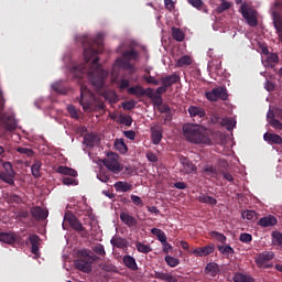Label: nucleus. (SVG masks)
Listing matches in <instances>:
<instances>
[{
  "label": "nucleus",
  "mask_w": 282,
  "mask_h": 282,
  "mask_svg": "<svg viewBox=\"0 0 282 282\" xmlns=\"http://www.w3.org/2000/svg\"><path fill=\"white\" fill-rule=\"evenodd\" d=\"M128 94L130 96H137V98H143L144 96V87L137 85L128 88Z\"/></svg>",
  "instance_id": "nucleus-33"
},
{
  "label": "nucleus",
  "mask_w": 282,
  "mask_h": 282,
  "mask_svg": "<svg viewBox=\"0 0 282 282\" xmlns=\"http://www.w3.org/2000/svg\"><path fill=\"white\" fill-rule=\"evenodd\" d=\"M119 120L120 124H124L126 127H131V124H133V118H131V116L121 115Z\"/></svg>",
  "instance_id": "nucleus-50"
},
{
  "label": "nucleus",
  "mask_w": 282,
  "mask_h": 282,
  "mask_svg": "<svg viewBox=\"0 0 282 282\" xmlns=\"http://www.w3.org/2000/svg\"><path fill=\"white\" fill-rule=\"evenodd\" d=\"M198 202H200V204H208L209 206H216L217 204V199L215 197L206 194H200L198 196Z\"/></svg>",
  "instance_id": "nucleus-34"
},
{
  "label": "nucleus",
  "mask_w": 282,
  "mask_h": 282,
  "mask_svg": "<svg viewBox=\"0 0 282 282\" xmlns=\"http://www.w3.org/2000/svg\"><path fill=\"white\" fill-rule=\"evenodd\" d=\"M242 217L248 219V221H252L257 217V212L247 209L242 212Z\"/></svg>",
  "instance_id": "nucleus-53"
},
{
  "label": "nucleus",
  "mask_w": 282,
  "mask_h": 282,
  "mask_svg": "<svg viewBox=\"0 0 282 282\" xmlns=\"http://www.w3.org/2000/svg\"><path fill=\"white\" fill-rule=\"evenodd\" d=\"M97 177L100 182H104V184H107V182H109V180H110V176L107 173H104V172H99Z\"/></svg>",
  "instance_id": "nucleus-63"
},
{
  "label": "nucleus",
  "mask_w": 282,
  "mask_h": 282,
  "mask_svg": "<svg viewBox=\"0 0 282 282\" xmlns=\"http://www.w3.org/2000/svg\"><path fill=\"white\" fill-rule=\"evenodd\" d=\"M115 67H120L121 69H127L130 74H135V66L126 59L124 57H119L115 62Z\"/></svg>",
  "instance_id": "nucleus-13"
},
{
  "label": "nucleus",
  "mask_w": 282,
  "mask_h": 282,
  "mask_svg": "<svg viewBox=\"0 0 282 282\" xmlns=\"http://www.w3.org/2000/svg\"><path fill=\"white\" fill-rule=\"evenodd\" d=\"M96 102V94H94L87 86H80V99L79 105H82L84 111L91 110V106Z\"/></svg>",
  "instance_id": "nucleus-5"
},
{
  "label": "nucleus",
  "mask_w": 282,
  "mask_h": 282,
  "mask_svg": "<svg viewBox=\"0 0 282 282\" xmlns=\"http://www.w3.org/2000/svg\"><path fill=\"white\" fill-rule=\"evenodd\" d=\"M226 10H230V2L225 1L223 2L217 9V14H223V12H226Z\"/></svg>",
  "instance_id": "nucleus-55"
},
{
  "label": "nucleus",
  "mask_w": 282,
  "mask_h": 282,
  "mask_svg": "<svg viewBox=\"0 0 282 282\" xmlns=\"http://www.w3.org/2000/svg\"><path fill=\"white\" fill-rule=\"evenodd\" d=\"M215 252V245L210 243L205 247L196 248L192 251V254L196 257H208V254H213Z\"/></svg>",
  "instance_id": "nucleus-16"
},
{
  "label": "nucleus",
  "mask_w": 282,
  "mask_h": 282,
  "mask_svg": "<svg viewBox=\"0 0 282 282\" xmlns=\"http://www.w3.org/2000/svg\"><path fill=\"white\" fill-rule=\"evenodd\" d=\"M239 241H241L242 243H250V241H252V235L241 234L239 237Z\"/></svg>",
  "instance_id": "nucleus-58"
},
{
  "label": "nucleus",
  "mask_w": 282,
  "mask_h": 282,
  "mask_svg": "<svg viewBox=\"0 0 282 282\" xmlns=\"http://www.w3.org/2000/svg\"><path fill=\"white\" fill-rule=\"evenodd\" d=\"M180 162L183 166L182 167L183 173L191 175V173H195V171H197V166H195V164H193L188 158L181 156Z\"/></svg>",
  "instance_id": "nucleus-14"
},
{
  "label": "nucleus",
  "mask_w": 282,
  "mask_h": 282,
  "mask_svg": "<svg viewBox=\"0 0 282 282\" xmlns=\"http://www.w3.org/2000/svg\"><path fill=\"white\" fill-rule=\"evenodd\" d=\"M31 215L36 221H43L47 217L48 213L41 206H34L31 208Z\"/></svg>",
  "instance_id": "nucleus-17"
},
{
  "label": "nucleus",
  "mask_w": 282,
  "mask_h": 282,
  "mask_svg": "<svg viewBox=\"0 0 282 282\" xmlns=\"http://www.w3.org/2000/svg\"><path fill=\"white\" fill-rule=\"evenodd\" d=\"M77 257L78 259L74 261L75 268L80 272L89 274L93 270L91 265L95 261L94 257L89 254V251H87V249L78 250Z\"/></svg>",
  "instance_id": "nucleus-3"
},
{
  "label": "nucleus",
  "mask_w": 282,
  "mask_h": 282,
  "mask_svg": "<svg viewBox=\"0 0 282 282\" xmlns=\"http://www.w3.org/2000/svg\"><path fill=\"white\" fill-rule=\"evenodd\" d=\"M265 63H268V65H270L271 67H274V65L279 63V55H276L275 53L268 54Z\"/></svg>",
  "instance_id": "nucleus-44"
},
{
  "label": "nucleus",
  "mask_w": 282,
  "mask_h": 282,
  "mask_svg": "<svg viewBox=\"0 0 282 282\" xmlns=\"http://www.w3.org/2000/svg\"><path fill=\"white\" fill-rule=\"evenodd\" d=\"M235 282H254V278L246 273H236L234 275Z\"/></svg>",
  "instance_id": "nucleus-35"
},
{
  "label": "nucleus",
  "mask_w": 282,
  "mask_h": 282,
  "mask_svg": "<svg viewBox=\"0 0 282 282\" xmlns=\"http://www.w3.org/2000/svg\"><path fill=\"white\" fill-rule=\"evenodd\" d=\"M135 248H137L138 252H141L142 254H149V252L153 251L151 246L144 245L140 241L135 243Z\"/></svg>",
  "instance_id": "nucleus-39"
},
{
  "label": "nucleus",
  "mask_w": 282,
  "mask_h": 282,
  "mask_svg": "<svg viewBox=\"0 0 282 282\" xmlns=\"http://www.w3.org/2000/svg\"><path fill=\"white\" fill-rule=\"evenodd\" d=\"M172 36L174 41H177L178 43H182L185 39L184 31L175 26L172 28Z\"/></svg>",
  "instance_id": "nucleus-37"
},
{
  "label": "nucleus",
  "mask_w": 282,
  "mask_h": 282,
  "mask_svg": "<svg viewBox=\"0 0 282 282\" xmlns=\"http://www.w3.org/2000/svg\"><path fill=\"white\" fill-rule=\"evenodd\" d=\"M207 100L217 102V100H228V90L224 87H216L210 91L205 93Z\"/></svg>",
  "instance_id": "nucleus-8"
},
{
  "label": "nucleus",
  "mask_w": 282,
  "mask_h": 282,
  "mask_svg": "<svg viewBox=\"0 0 282 282\" xmlns=\"http://www.w3.org/2000/svg\"><path fill=\"white\" fill-rule=\"evenodd\" d=\"M144 80H145V83H148L149 85H155V86H158V85H160V80H158L155 77H153V76H147V77H144Z\"/></svg>",
  "instance_id": "nucleus-64"
},
{
  "label": "nucleus",
  "mask_w": 282,
  "mask_h": 282,
  "mask_svg": "<svg viewBox=\"0 0 282 282\" xmlns=\"http://www.w3.org/2000/svg\"><path fill=\"white\" fill-rule=\"evenodd\" d=\"M280 10H282V2L278 0L274 2L272 8V20L276 33L282 31V15Z\"/></svg>",
  "instance_id": "nucleus-9"
},
{
  "label": "nucleus",
  "mask_w": 282,
  "mask_h": 282,
  "mask_svg": "<svg viewBox=\"0 0 282 282\" xmlns=\"http://www.w3.org/2000/svg\"><path fill=\"white\" fill-rule=\"evenodd\" d=\"M263 139L265 142H269V144H282V138L276 133L265 132Z\"/></svg>",
  "instance_id": "nucleus-24"
},
{
  "label": "nucleus",
  "mask_w": 282,
  "mask_h": 282,
  "mask_svg": "<svg viewBox=\"0 0 282 282\" xmlns=\"http://www.w3.org/2000/svg\"><path fill=\"white\" fill-rule=\"evenodd\" d=\"M43 166V163H41L40 160H35L34 163L31 166V173L35 180H39L41 177V167Z\"/></svg>",
  "instance_id": "nucleus-32"
},
{
  "label": "nucleus",
  "mask_w": 282,
  "mask_h": 282,
  "mask_svg": "<svg viewBox=\"0 0 282 282\" xmlns=\"http://www.w3.org/2000/svg\"><path fill=\"white\" fill-rule=\"evenodd\" d=\"M210 237H213V239H216V241H219L220 243H226V236L224 234H220L219 231H212L210 232Z\"/></svg>",
  "instance_id": "nucleus-49"
},
{
  "label": "nucleus",
  "mask_w": 282,
  "mask_h": 282,
  "mask_svg": "<svg viewBox=\"0 0 282 282\" xmlns=\"http://www.w3.org/2000/svg\"><path fill=\"white\" fill-rule=\"evenodd\" d=\"M122 109H124L126 111H131V109H135V101L122 102Z\"/></svg>",
  "instance_id": "nucleus-59"
},
{
  "label": "nucleus",
  "mask_w": 282,
  "mask_h": 282,
  "mask_svg": "<svg viewBox=\"0 0 282 282\" xmlns=\"http://www.w3.org/2000/svg\"><path fill=\"white\" fill-rule=\"evenodd\" d=\"M62 184H64V186H78V181L72 176H65L62 180Z\"/></svg>",
  "instance_id": "nucleus-48"
},
{
  "label": "nucleus",
  "mask_w": 282,
  "mask_h": 282,
  "mask_svg": "<svg viewBox=\"0 0 282 282\" xmlns=\"http://www.w3.org/2000/svg\"><path fill=\"white\" fill-rule=\"evenodd\" d=\"M99 268L104 270V272H116V265L109 261L100 263Z\"/></svg>",
  "instance_id": "nucleus-45"
},
{
  "label": "nucleus",
  "mask_w": 282,
  "mask_h": 282,
  "mask_svg": "<svg viewBox=\"0 0 282 282\" xmlns=\"http://www.w3.org/2000/svg\"><path fill=\"white\" fill-rule=\"evenodd\" d=\"M181 77L177 74L166 75L164 77H161V83L164 85L167 89L169 87H173V85L180 83Z\"/></svg>",
  "instance_id": "nucleus-18"
},
{
  "label": "nucleus",
  "mask_w": 282,
  "mask_h": 282,
  "mask_svg": "<svg viewBox=\"0 0 282 282\" xmlns=\"http://www.w3.org/2000/svg\"><path fill=\"white\" fill-rule=\"evenodd\" d=\"M278 223L276 217L269 215L260 218L258 226H261L262 228H270L272 226H276Z\"/></svg>",
  "instance_id": "nucleus-20"
},
{
  "label": "nucleus",
  "mask_w": 282,
  "mask_h": 282,
  "mask_svg": "<svg viewBox=\"0 0 282 282\" xmlns=\"http://www.w3.org/2000/svg\"><path fill=\"white\" fill-rule=\"evenodd\" d=\"M3 171H0V180L4 182V184H9V186H14V178L17 177V172L12 166V163L7 161L2 163Z\"/></svg>",
  "instance_id": "nucleus-6"
},
{
  "label": "nucleus",
  "mask_w": 282,
  "mask_h": 282,
  "mask_svg": "<svg viewBox=\"0 0 282 282\" xmlns=\"http://www.w3.org/2000/svg\"><path fill=\"white\" fill-rule=\"evenodd\" d=\"M67 111H68L70 118L78 119V111H76V107H74V105H69L67 107Z\"/></svg>",
  "instance_id": "nucleus-60"
},
{
  "label": "nucleus",
  "mask_w": 282,
  "mask_h": 282,
  "mask_svg": "<svg viewBox=\"0 0 282 282\" xmlns=\"http://www.w3.org/2000/svg\"><path fill=\"white\" fill-rule=\"evenodd\" d=\"M217 248L220 254H224V257H230V254H235V249H232L230 245H219Z\"/></svg>",
  "instance_id": "nucleus-36"
},
{
  "label": "nucleus",
  "mask_w": 282,
  "mask_h": 282,
  "mask_svg": "<svg viewBox=\"0 0 282 282\" xmlns=\"http://www.w3.org/2000/svg\"><path fill=\"white\" fill-rule=\"evenodd\" d=\"M192 64H193V59L191 58V56L184 55L177 61L176 67H186Z\"/></svg>",
  "instance_id": "nucleus-40"
},
{
  "label": "nucleus",
  "mask_w": 282,
  "mask_h": 282,
  "mask_svg": "<svg viewBox=\"0 0 282 282\" xmlns=\"http://www.w3.org/2000/svg\"><path fill=\"white\" fill-rule=\"evenodd\" d=\"M183 135L192 144H210L212 142L208 129L199 124L187 123L183 126Z\"/></svg>",
  "instance_id": "nucleus-2"
},
{
  "label": "nucleus",
  "mask_w": 282,
  "mask_h": 282,
  "mask_svg": "<svg viewBox=\"0 0 282 282\" xmlns=\"http://www.w3.org/2000/svg\"><path fill=\"white\" fill-rule=\"evenodd\" d=\"M188 113H189L191 118H205L206 110H204V108H202V107L189 106Z\"/></svg>",
  "instance_id": "nucleus-23"
},
{
  "label": "nucleus",
  "mask_w": 282,
  "mask_h": 282,
  "mask_svg": "<svg viewBox=\"0 0 282 282\" xmlns=\"http://www.w3.org/2000/svg\"><path fill=\"white\" fill-rule=\"evenodd\" d=\"M120 219L126 226H128V228H134V226H138V219L128 213L122 212L120 214Z\"/></svg>",
  "instance_id": "nucleus-21"
},
{
  "label": "nucleus",
  "mask_w": 282,
  "mask_h": 282,
  "mask_svg": "<svg viewBox=\"0 0 282 282\" xmlns=\"http://www.w3.org/2000/svg\"><path fill=\"white\" fill-rule=\"evenodd\" d=\"M111 246H113V248H120L121 250H124V248H127V246H129V242L127 241V239L122 238V237H113L110 240Z\"/></svg>",
  "instance_id": "nucleus-27"
},
{
  "label": "nucleus",
  "mask_w": 282,
  "mask_h": 282,
  "mask_svg": "<svg viewBox=\"0 0 282 282\" xmlns=\"http://www.w3.org/2000/svg\"><path fill=\"white\" fill-rule=\"evenodd\" d=\"M220 124L223 127H226L228 131H231V129H235V121H232V119L230 118H223L220 121Z\"/></svg>",
  "instance_id": "nucleus-47"
},
{
  "label": "nucleus",
  "mask_w": 282,
  "mask_h": 282,
  "mask_svg": "<svg viewBox=\"0 0 282 282\" xmlns=\"http://www.w3.org/2000/svg\"><path fill=\"white\" fill-rule=\"evenodd\" d=\"M241 14L247 21L248 25H250V28H257V25H259V22L257 21V15H254V13L250 12L248 9L242 7Z\"/></svg>",
  "instance_id": "nucleus-15"
},
{
  "label": "nucleus",
  "mask_w": 282,
  "mask_h": 282,
  "mask_svg": "<svg viewBox=\"0 0 282 282\" xmlns=\"http://www.w3.org/2000/svg\"><path fill=\"white\" fill-rule=\"evenodd\" d=\"M115 147L117 151H120V153H127L128 148L124 141H116Z\"/></svg>",
  "instance_id": "nucleus-54"
},
{
  "label": "nucleus",
  "mask_w": 282,
  "mask_h": 282,
  "mask_svg": "<svg viewBox=\"0 0 282 282\" xmlns=\"http://www.w3.org/2000/svg\"><path fill=\"white\" fill-rule=\"evenodd\" d=\"M29 243L31 245L32 254H39V246L41 243V237L36 234L29 235Z\"/></svg>",
  "instance_id": "nucleus-19"
},
{
  "label": "nucleus",
  "mask_w": 282,
  "mask_h": 282,
  "mask_svg": "<svg viewBox=\"0 0 282 282\" xmlns=\"http://www.w3.org/2000/svg\"><path fill=\"white\" fill-rule=\"evenodd\" d=\"M6 107V99L3 98V93L0 90V124H2L6 131H15L17 119L12 115L3 113V108Z\"/></svg>",
  "instance_id": "nucleus-4"
},
{
  "label": "nucleus",
  "mask_w": 282,
  "mask_h": 282,
  "mask_svg": "<svg viewBox=\"0 0 282 282\" xmlns=\"http://www.w3.org/2000/svg\"><path fill=\"white\" fill-rule=\"evenodd\" d=\"M204 175H208L209 177H215V175H218V171L213 165H205L203 167Z\"/></svg>",
  "instance_id": "nucleus-41"
},
{
  "label": "nucleus",
  "mask_w": 282,
  "mask_h": 282,
  "mask_svg": "<svg viewBox=\"0 0 282 282\" xmlns=\"http://www.w3.org/2000/svg\"><path fill=\"white\" fill-rule=\"evenodd\" d=\"M205 273L209 274V276H216L219 274V265L215 262H209L205 267Z\"/></svg>",
  "instance_id": "nucleus-30"
},
{
  "label": "nucleus",
  "mask_w": 282,
  "mask_h": 282,
  "mask_svg": "<svg viewBox=\"0 0 282 282\" xmlns=\"http://www.w3.org/2000/svg\"><path fill=\"white\" fill-rule=\"evenodd\" d=\"M57 173L61 175H68L69 177H78V172H76V170L63 165L57 167Z\"/></svg>",
  "instance_id": "nucleus-28"
},
{
  "label": "nucleus",
  "mask_w": 282,
  "mask_h": 282,
  "mask_svg": "<svg viewBox=\"0 0 282 282\" xmlns=\"http://www.w3.org/2000/svg\"><path fill=\"white\" fill-rule=\"evenodd\" d=\"M84 140L88 147H94L98 142V137L96 134H86Z\"/></svg>",
  "instance_id": "nucleus-46"
},
{
  "label": "nucleus",
  "mask_w": 282,
  "mask_h": 282,
  "mask_svg": "<svg viewBox=\"0 0 282 282\" xmlns=\"http://www.w3.org/2000/svg\"><path fill=\"white\" fill-rule=\"evenodd\" d=\"M150 132L152 144H160L162 142V138H164V128H162L160 123H156L150 128Z\"/></svg>",
  "instance_id": "nucleus-11"
},
{
  "label": "nucleus",
  "mask_w": 282,
  "mask_h": 282,
  "mask_svg": "<svg viewBox=\"0 0 282 282\" xmlns=\"http://www.w3.org/2000/svg\"><path fill=\"white\" fill-rule=\"evenodd\" d=\"M164 261L170 268H177V265H180V259L173 256H165Z\"/></svg>",
  "instance_id": "nucleus-42"
},
{
  "label": "nucleus",
  "mask_w": 282,
  "mask_h": 282,
  "mask_svg": "<svg viewBox=\"0 0 282 282\" xmlns=\"http://www.w3.org/2000/svg\"><path fill=\"white\" fill-rule=\"evenodd\" d=\"M272 246H276L278 248H282V234L280 231H272Z\"/></svg>",
  "instance_id": "nucleus-38"
},
{
  "label": "nucleus",
  "mask_w": 282,
  "mask_h": 282,
  "mask_svg": "<svg viewBox=\"0 0 282 282\" xmlns=\"http://www.w3.org/2000/svg\"><path fill=\"white\" fill-rule=\"evenodd\" d=\"M144 96H147L151 100H154L155 98H158V95L155 94V90H153V88L144 89Z\"/></svg>",
  "instance_id": "nucleus-57"
},
{
  "label": "nucleus",
  "mask_w": 282,
  "mask_h": 282,
  "mask_svg": "<svg viewBox=\"0 0 282 282\" xmlns=\"http://www.w3.org/2000/svg\"><path fill=\"white\" fill-rule=\"evenodd\" d=\"M131 202L134 204V206H144V202H142L140 196L131 195Z\"/></svg>",
  "instance_id": "nucleus-61"
},
{
  "label": "nucleus",
  "mask_w": 282,
  "mask_h": 282,
  "mask_svg": "<svg viewBox=\"0 0 282 282\" xmlns=\"http://www.w3.org/2000/svg\"><path fill=\"white\" fill-rule=\"evenodd\" d=\"M189 6L193 8H196V10H200L204 8V1L203 0H187Z\"/></svg>",
  "instance_id": "nucleus-56"
},
{
  "label": "nucleus",
  "mask_w": 282,
  "mask_h": 282,
  "mask_svg": "<svg viewBox=\"0 0 282 282\" xmlns=\"http://www.w3.org/2000/svg\"><path fill=\"white\" fill-rule=\"evenodd\" d=\"M153 279H159V281H166V282H177V278L171 273H164L160 271H154L152 274Z\"/></svg>",
  "instance_id": "nucleus-22"
},
{
  "label": "nucleus",
  "mask_w": 282,
  "mask_h": 282,
  "mask_svg": "<svg viewBox=\"0 0 282 282\" xmlns=\"http://www.w3.org/2000/svg\"><path fill=\"white\" fill-rule=\"evenodd\" d=\"M102 96L105 100H109L110 102H118V95L113 90L105 91Z\"/></svg>",
  "instance_id": "nucleus-43"
},
{
  "label": "nucleus",
  "mask_w": 282,
  "mask_h": 282,
  "mask_svg": "<svg viewBox=\"0 0 282 282\" xmlns=\"http://www.w3.org/2000/svg\"><path fill=\"white\" fill-rule=\"evenodd\" d=\"M77 41L84 47L85 63L72 66L70 74L79 80H83L87 76L93 87L102 89L105 76H107V73L102 69V65H100V57H98L104 50L102 34H98L96 37L82 35Z\"/></svg>",
  "instance_id": "nucleus-1"
},
{
  "label": "nucleus",
  "mask_w": 282,
  "mask_h": 282,
  "mask_svg": "<svg viewBox=\"0 0 282 282\" xmlns=\"http://www.w3.org/2000/svg\"><path fill=\"white\" fill-rule=\"evenodd\" d=\"M118 158V153L109 152L107 159L104 160V165L108 171H111V173H120V171H122Z\"/></svg>",
  "instance_id": "nucleus-7"
},
{
  "label": "nucleus",
  "mask_w": 282,
  "mask_h": 282,
  "mask_svg": "<svg viewBox=\"0 0 282 282\" xmlns=\"http://www.w3.org/2000/svg\"><path fill=\"white\" fill-rule=\"evenodd\" d=\"M270 124L273 127V129H278L279 131L282 129V123L279 121V119L271 118Z\"/></svg>",
  "instance_id": "nucleus-62"
},
{
  "label": "nucleus",
  "mask_w": 282,
  "mask_h": 282,
  "mask_svg": "<svg viewBox=\"0 0 282 282\" xmlns=\"http://www.w3.org/2000/svg\"><path fill=\"white\" fill-rule=\"evenodd\" d=\"M17 152L21 153L22 155H26L28 158H33L34 155V150L30 148H18Z\"/></svg>",
  "instance_id": "nucleus-51"
},
{
  "label": "nucleus",
  "mask_w": 282,
  "mask_h": 282,
  "mask_svg": "<svg viewBox=\"0 0 282 282\" xmlns=\"http://www.w3.org/2000/svg\"><path fill=\"white\" fill-rule=\"evenodd\" d=\"M133 189V185L124 182V181H118L115 184V191H117V193H129V191Z\"/></svg>",
  "instance_id": "nucleus-25"
},
{
  "label": "nucleus",
  "mask_w": 282,
  "mask_h": 282,
  "mask_svg": "<svg viewBox=\"0 0 282 282\" xmlns=\"http://www.w3.org/2000/svg\"><path fill=\"white\" fill-rule=\"evenodd\" d=\"M0 241H2V243L12 245L17 241V234H14V232H0Z\"/></svg>",
  "instance_id": "nucleus-26"
},
{
  "label": "nucleus",
  "mask_w": 282,
  "mask_h": 282,
  "mask_svg": "<svg viewBox=\"0 0 282 282\" xmlns=\"http://www.w3.org/2000/svg\"><path fill=\"white\" fill-rule=\"evenodd\" d=\"M64 221L69 224L70 228H73V230H76V232H85L86 230L83 226V223H80V220L72 213H66L64 215Z\"/></svg>",
  "instance_id": "nucleus-10"
},
{
  "label": "nucleus",
  "mask_w": 282,
  "mask_h": 282,
  "mask_svg": "<svg viewBox=\"0 0 282 282\" xmlns=\"http://www.w3.org/2000/svg\"><path fill=\"white\" fill-rule=\"evenodd\" d=\"M122 261L126 268H129V270H133L134 272L135 270H138V263L135 262V258L131 256H123Z\"/></svg>",
  "instance_id": "nucleus-29"
},
{
  "label": "nucleus",
  "mask_w": 282,
  "mask_h": 282,
  "mask_svg": "<svg viewBox=\"0 0 282 282\" xmlns=\"http://www.w3.org/2000/svg\"><path fill=\"white\" fill-rule=\"evenodd\" d=\"M122 58H124L126 61H138V58H140V53H138V51H135L134 48L129 50V51H124L122 53Z\"/></svg>",
  "instance_id": "nucleus-31"
},
{
  "label": "nucleus",
  "mask_w": 282,
  "mask_h": 282,
  "mask_svg": "<svg viewBox=\"0 0 282 282\" xmlns=\"http://www.w3.org/2000/svg\"><path fill=\"white\" fill-rule=\"evenodd\" d=\"M94 252H96V254H98L99 257H105L107 254V251H105V246H102L101 243H97L94 248H93Z\"/></svg>",
  "instance_id": "nucleus-52"
},
{
  "label": "nucleus",
  "mask_w": 282,
  "mask_h": 282,
  "mask_svg": "<svg viewBox=\"0 0 282 282\" xmlns=\"http://www.w3.org/2000/svg\"><path fill=\"white\" fill-rule=\"evenodd\" d=\"M274 259V252L272 251H264L262 253H259L256 258V264L258 268H270L267 263L269 261H272Z\"/></svg>",
  "instance_id": "nucleus-12"
}]
</instances>
